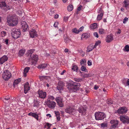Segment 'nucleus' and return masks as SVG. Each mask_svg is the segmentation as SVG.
<instances>
[{
    "label": "nucleus",
    "mask_w": 129,
    "mask_h": 129,
    "mask_svg": "<svg viewBox=\"0 0 129 129\" xmlns=\"http://www.w3.org/2000/svg\"><path fill=\"white\" fill-rule=\"evenodd\" d=\"M30 87L29 86V83L28 82L25 84L24 85V92L25 94H26L28 91L30 90Z\"/></svg>",
    "instance_id": "13"
},
{
    "label": "nucleus",
    "mask_w": 129,
    "mask_h": 129,
    "mask_svg": "<svg viewBox=\"0 0 129 129\" xmlns=\"http://www.w3.org/2000/svg\"><path fill=\"white\" fill-rule=\"evenodd\" d=\"M13 1L14 3H15L16 4L19 5L21 4L22 2V0H11Z\"/></svg>",
    "instance_id": "26"
},
{
    "label": "nucleus",
    "mask_w": 129,
    "mask_h": 129,
    "mask_svg": "<svg viewBox=\"0 0 129 129\" xmlns=\"http://www.w3.org/2000/svg\"><path fill=\"white\" fill-rule=\"evenodd\" d=\"M29 56L30 58L28 59V61H29L32 60V61L34 60L35 62L34 63H36L38 59V55H34L32 56L31 55H30Z\"/></svg>",
    "instance_id": "14"
},
{
    "label": "nucleus",
    "mask_w": 129,
    "mask_h": 129,
    "mask_svg": "<svg viewBox=\"0 0 129 129\" xmlns=\"http://www.w3.org/2000/svg\"><path fill=\"white\" fill-rule=\"evenodd\" d=\"M97 26V24L96 23H94L91 25L90 28L92 29H94L96 28Z\"/></svg>",
    "instance_id": "34"
},
{
    "label": "nucleus",
    "mask_w": 129,
    "mask_h": 129,
    "mask_svg": "<svg viewBox=\"0 0 129 129\" xmlns=\"http://www.w3.org/2000/svg\"><path fill=\"white\" fill-rule=\"evenodd\" d=\"M94 35L95 37L98 38L99 37L98 35V33L96 32H95L94 33Z\"/></svg>",
    "instance_id": "54"
},
{
    "label": "nucleus",
    "mask_w": 129,
    "mask_h": 129,
    "mask_svg": "<svg viewBox=\"0 0 129 129\" xmlns=\"http://www.w3.org/2000/svg\"><path fill=\"white\" fill-rule=\"evenodd\" d=\"M57 104L59 106L61 107H63L64 106L63 104L62 103V102H59L57 103Z\"/></svg>",
    "instance_id": "47"
},
{
    "label": "nucleus",
    "mask_w": 129,
    "mask_h": 129,
    "mask_svg": "<svg viewBox=\"0 0 129 129\" xmlns=\"http://www.w3.org/2000/svg\"><path fill=\"white\" fill-rule=\"evenodd\" d=\"M126 85L127 86L129 85V79H128L127 80Z\"/></svg>",
    "instance_id": "64"
},
{
    "label": "nucleus",
    "mask_w": 129,
    "mask_h": 129,
    "mask_svg": "<svg viewBox=\"0 0 129 129\" xmlns=\"http://www.w3.org/2000/svg\"><path fill=\"white\" fill-rule=\"evenodd\" d=\"M56 116L57 118V119L58 121L60 120V116L59 115L57 116Z\"/></svg>",
    "instance_id": "63"
},
{
    "label": "nucleus",
    "mask_w": 129,
    "mask_h": 129,
    "mask_svg": "<svg viewBox=\"0 0 129 129\" xmlns=\"http://www.w3.org/2000/svg\"><path fill=\"white\" fill-rule=\"evenodd\" d=\"M84 77L85 78L89 77H90L89 75L88 74H85L84 76Z\"/></svg>",
    "instance_id": "56"
},
{
    "label": "nucleus",
    "mask_w": 129,
    "mask_h": 129,
    "mask_svg": "<svg viewBox=\"0 0 129 129\" xmlns=\"http://www.w3.org/2000/svg\"><path fill=\"white\" fill-rule=\"evenodd\" d=\"M113 40V38L112 35H108L106 37V41L107 43L111 42Z\"/></svg>",
    "instance_id": "18"
},
{
    "label": "nucleus",
    "mask_w": 129,
    "mask_h": 129,
    "mask_svg": "<svg viewBox=\"0 0 129 129\" xmlns=\"http://www.w3.org/2000/svg\"><path fill=\"white\" fill-rule=\"evenodd\" d=\"M28 115L29 116H31L34 117L37 120H38L39 117L38 115L36 113L30 112L28 113Z\"/></svg>",
    "instance_id": "21"
},
{
    "label": "nucleus",
    "mask_w": 129,
    "mask_h": 129,
    "mask_svg": "<svg viewBox=\"0 0 129 129\" xmlns=\"http://www.w3.org/2000/svg\"><path fill=\"white\" fill-rule=\"evenodd\" d=\"M80 86L79 83H76L71 81L68 83L67 87L68 89L70 90L69 91L70 92H75L79 90Z\"/></svg>",
    "instance_id": "1"
},
{
    "label": "nucleus",
    "mask_w": 129,
    "mask_h": 129,
    "mask_svg": "<svg viewBox=\"0 0 129 129\" xmlns=\"http://www.w3.org/2000/svg\"><path fill=\"white\" fill-rule=\"evenodd\" d=\"M35 50L34 49H31L30 50H29L28 51V53L29 54H30V55H31V54L33 53V52L35 51Z\"/></svg>",
    "instance_id": "39"
},
{
    "label": "nucleus",
    "mask_w": 129,
    "mask_h": 129,
    "mask_svg": "<svg viewBox=\"0 0 129 129\" xmlns=\"http://www.w3.org/2000/svg\"><path fill=\"white\" fill-rule=\"evenodd\" d=\"M6 33V32L5 31H2L1 32V36L2 37H4Z\"/></svg>",
    "instance_id": "49"
},
{
    "label": "nucleus",
    "mask_w": 129,
    "mask_h": 129,
    "mask_svg": "<svg viewBox=\"0 0 129 129\" xmlns=\"http://www.w3.org/2000/svg\"><path fill=\"white\" fill-rule=\"evenodd\" d=\"M121 121L123 123H129V118L127 116H123L120 117Z\"/></svg>",
    "instance_id": "9"
},
{
    "label": "nucleus",
    "mask_w": 129,
    "mask_h": 129,
    "mask_svg": "<svg viewBox=\"0 0 129 129\" xmlns=\"http://www.w3.org/2000/svg\"><path fill=\"white\" fill-rule=\"evenodd\" d=\"M81 70L82 71L84 72H86L87 70L86 67L83 66H82L81 68Z\"/></svg>",
    "instance_id": "41"
},
{
    "label": "nucleus",
    "mask_w": 129,
    "mask_h": 129,
    "mask_svg": "<svg viewBox=\"0 0 129 129\" xmlns=\"http://www.w3.org/2000/svg\"><path fill=\"white\" fill-rule=\"evenodd\" d=\"M103 13H102L98 15L97 17V20H101L103 15Z\"/></svg>",
    "instance_id": "28"
},
{
    "label": "nucleus",
    "mask_w": 129,
    "mask_h": 129,
    "mask_svg": "<svg viewBox=\"0 0 129 129\" xmlns=\"http://www.w3.org/2000/svg\"><path fill=\"white\" fill-rule=\"evenodd\" d=\"M64 86V83L62 81H59L58 82V85L57 87V89L59 90H62L63 89V87Z\"/></svg>",
    "instance_id": "10"
},
{
    "label": "nucleus",
    "mask_w": 129,
    "mask_h": 129,
    "mask_svg": "<svg viewBox=\"0 0 129 129\" xmlns=\"http://www.w3.org/2000/svg\"><path fill=\"white\" fill-rule=\"evenodd\" d=\"M127 111V108L124 107H120L118 109L117 111V112L118 113L122 114L125 113Z\"/></svg>",
    "instance_id": "12"
},
{
    "label": "nucleus",
    "mask_w": 129,
    "mask_h": 129,
    "mask_svg": "<svg viewBox=\"0 0 129 129\" xmlns=\"http://www.w3.org/2000/svg\"><path fill=\"white\" fill-rule=\"evenodd\" d=\"M8 59V57L5 55L3 56L0 59V64H3Z\"/></svg>",
    "instance_id": "16"
},
{
    "label": "nucleus",
    "mask_w": 129,
    "mask_h": 129,
    "mask_svg": "<svg viewBox=\"0 0 129 129\" xmlns=\"http://www.w3.org/2000/svg\"><path fill=\"white\" fill-rule=\"evenodd\" d=\"M21 32L19 29H15L13 32L11 33L12 37L15 39H16L20 37Z\"/></svg>",
    "instance_id": "5"
},
{
    "label": "nucleus",
    "mask_w": 129,
    "mask_h": 129,
    "mask_svg": "<svg viewBox=\"0 0 129 129\" xmlns=\"http://www.w3.org/2000/svg\"><path fill=\"white\" fill-rule=\"evenodd\" d=\"M38 93L39 94V97L43 99L45 98L46 96V93L45 92L43 91L42 90H39L38 91Z\"/></svg>",
    "instance_id": "8"
},
{
    "label": "nucleus",
    "mask_w": 129,
    "mask_h": 129,
    "mask_svg": "<svg viewBox=\"0 0 129 129\" xmlns=\"http://www.w3.org/2000/svg\"><path fill=\"white\" fill-rule=\"evenodd\" d=\"M123 50L127 52L129 51V46L128 45H126L125 46Z\"/></svg>",
    "instance_id": "36"
},
{
    "label": "nucleus",
    "mask_w": 129,
    "mask_h": 129,
    "mask_svg": "<svg viewBox=\"0 0 129 129\" xmlns=\"http://www.w3.org/2000/svg\"><path fill=\"white\" fill-rule=\"evenodd\" d=\"M58 23L57 22H56L54 24V26L55 27H57V25H58Z\"/></svg>",
    "instance_id": "53"
},
{
    "label": "nucleus",
    "mask_w": 129,
    "mask_h": 129,
    "mask_svg": "<svg viewBox=\"0 0 129 129\" xmlns=\"http://www.w3.org/2000/svg\"><path fill=\"white\" fill-rule=\"evenodd\" d=\"M64 39V42L66 43H68L69 42L70 40V39L67 37L65 38Z\"/></svg>",
    "instance_id": "44"
},
{
    "label": "nucleus",
    "mask_w": 129,
    "mask_h": 129,
    "mask_svg": "<svg viewBox=\"0 0 129 129\" xmlns=\"http://www.w3.org/2000/svg\"><path fill=\"white\" fill-rule=\"evenodd\" d=\"M101 43V41L100 40H98L95 43V45L94 46V48H95L96 47V46L98 45L99 44H100Z\"/></svg>",
    "instance_id": "42"
},
{
    "label": "nucleus",
    "mask_w": 129,
    "mask_h": 129,
    "mask_svg": "<svg viewBox=\"0 0 129 129\" xmlns=\"http://www.w3.org/2000/svg\"><path fill=\"white\" fill-rule=\"evenodd\" d=\"M46 104L49 108L51 109H54L56 105L55 102L51 101L49 99H47Z\"/></svg>",
    "instance_id": "7"
},
{
    "label": "nucleus",
    "mask_w": 129,
    "mask_h": 129,
    "mask_svg": "<svg viewBox=\"0 0 129 129\" xmlns=\"http://www.w3.org/2000/svg\"><path fill=\"white\" fill-rule=\"evenodd\" d=\"M54 112L56 115V116L59 115V113L58 112L55 111Z\"/></svg>",
    "instance_id": "57"
},
{
    "label": "nucleus",
    "mask_w": 129,
    "mask_h": 129,
    "mask_svg": "<svg viewBox=\"0 0 129 129\" xmlns=\"http://www.w3.org/2000/svg\"><path fill=\"white\" fill-rule=\"evenodd\" d=\"M128 18L126 17H125L123 19V23L124 24L127 21H128Z\"/></svg>",
    "instance_id": "48"
},
{
    "label": "nucleus",
    "mask_w": 129,
    "mask_h": 129,
    "mask_svg": "<svg viewBox=\"0 0 129 129\" xmlns=\"http://www.w3.org/2000/svg\"><path fill=\"white\" fill-rule=\"evenodd\" d=\"M18 12L19 15H21L22 13V12L20 10H19Z\"/></svg>",
    "instance_id": "61"
},
{
    "label": "nucleus",
    "mask_w": 129,
    "mask_h": 129,
    "mask_svg": "<svg viewBox=\"0 0 129 129\" xmlns=\"http://www.w3.org/2000/svg\"><path fill=\"white\" fill-rule=\"evenodd\" d=\"M124 6L126 9H127V6L129 5V0H125L123 2Z\"/></svg>",
    "instance_id": "25"
},
{
    "label": "nucleus",
    "mask_w": 129,
    "mask_h": 129,
    "mask_svg": "<svg viewBox=\"0 0 129 129\" xmlns=\"http://www.w3.org/2000/svg\"><path fill=\"white\" fill-rule=\"evenodd\" d=\"M8 41L9 40L8 39H6L5 41V42L6 43V44L7 45L8 44Z\"/></svg>",
    "instance_id": "62"
},
{
    "label": "nucleus",
    "mask_w": 129,
    "mask_h": 129,
    "mask_svg": "<svg viewBox=\"0 0 129 129\" xmlns=\"http://www.w3.org/2000/svg\"><path fill=\"white\" fill-rule=\"evenodd\" d=\"M82 7L81 5H80L78 8V10L80 11L81 10V8Z\"/></svg>",
    "instance_id": "59"
},
{
    "label": "nucleus",
    "mask_w": 129,
    "mask_h": 129,
    "mask_svg": "<svg viewBox=\"0 0 129 129\" xmlns=\"http://www.w3.org/2000/svg\"><path fill=\"white\" fill-rule=\"evenodd\" d=\"M101 127L104 128L105 127H106L107 126V124L106 123H101Z\"/></svg>",
    "instance_id": "40"
},
{
    "label": "nucleus",
    "mask_w": 129,
    "mask_h": 129,
    "mask_svg": "<svg viewBox=\"0 0 129 129\" xmlns=\"http://www.w3.org/2000/svg\"><path fill=\"white\" fill-rule=\"evenodd\" d=\"M21 24L23 31H25L28 28V26L27 23L25 21H23L21 22Z\"/></svg>",
    "instance_id": "15"
},
{
    "label": "nucleus",
    "mask_w": 129,
    "mask_h": 129,
    "mask_svg": "<svg viewBox=\"0 0 129 129\" xmlns=\"http://www.w3.org/2000/svg\"><path fill=\"white\" fill-rule=\"evenodd\" d=\"M89 37L88 35L86 33L83 34L82 35V37L83 38H87Z\"/></svg>",
    "instance_id": "35"
},
{
    "label": "nucleus",
    "mask_w": 129,
    "mask_h": 129,
    "mask_svg": "<svg viewBox=\"0 0 129 129\" xmlns=\"http://www.w3.org/2000/svg\"><path fill=\"white\" fill-rule=\"evenodd\" d=\"M30 68L29 67L25 68L24 70V76L25 77L26 76V73H27L30 69Z\"/></svg>",
    "instance_id": "22"
},
{
    "label": "nucleus",
    "mask_w": 129,
    "mask_h": 129,
    "mask_svg": "<svg viewBox=\"0 0 129 129\" xmlns=\"http://www.w3.org/2000/svg\"><path fill=\"white\" fill-rule=\"evenodd\" d=\"M7 22L10 26H15L18 23V18L16 16H8L7 18Z\"/></svg>",
    "instance_id": "2"
},
{
    "label": "nucleus",
    "mask_w": 129,
    "mask_h": 129,
    "mask_svg": "<svg viewBox=\"0 0 129 129\" xmlns=\"http://www.w3.org/2000/svg\"><path fill=\"white\" fill-rule=\"evenodd\" d=\"M74 110L75 109L74 108L70 107L66 109L65 112L67 113L71 114L73 112Z\"/></svg>",
    "instance_id": "20"
},
{
    "label": "nucleus",
    "mask_w": 129,
    "mask_h": 129,
    "mask_svg": "<svg viewBox=\"0 0 129 129\" xmlns=\"http://www.w3.org/2000/svg\"><path fill=\"white\" fill-rule=\"evenodd\" d=\"M0 7L5 11L10 9V7L6 4L5 1L0 2Z\"/></svg>",
    "instance_id": "6"
},
{
    "label": "nucleus",
    "mask_w": 129,
    "mask_h": 129,
    "mask_svg": "<svg viewBox=\"0 0 129 129\" xmlns=\"http://www.w3.org/2000/svg\"><path fill=\"white\" fill-rule=\"evenodd\" d=\"M107 103L109 105H110L111 104H113V101L111 100H108L107 101Z\"/></svg>",
    "instance_id": "38"
},
{
    "label": "nucleus",
    "mask_w": 129,
    "mask_h": 129,
    "mask_svg": "<svg viewBox=\"0 0 129 129\" xmlns=\"http://www.w3.org/2000/svg\"><path fill=\"white\" fill-rule=\"evenodd\" d=\"M12 75L11 73L8 70H5L3 74L2 77L5 81H8L11 76Z\"/></svg>",
    "instance_id": "4"
},
{
    "label": "nucleus",
    "mask_w": 129,
    "mask_h": 129,
    "mask_svg": "<svg viewBox=\"0 0 129 129\" xmlns=\"http://www.w3.org/2000/svg\"><path fill=\"white\" fill-rule=\"evenodd\" d=\"M37 32L36 31L33 29H32V30L30 31L29 32V34L31 37L33 38L35 36L37 37Z\"/></svg>",
    "instance_id": "19"
},
{
    "label": "nucleus",
    "mask_w": 129,
    "mask_h": 129,
    "mask_svg": "<svg viewBox=\"0 0 129 129\" xmlns=\"http://www.w3.org/2000/svg\"><path fill=\"white\" fill-rule=\"evenodd\" d=\"M110 123L111 124H113L111 125L112 128H115L116 127H117V126L118 123V121L116 120H111Z\"/></svg>",
    "instance_id": "11"
},
{
    "label": "nucleus",
    "mask_w": 129,
    "mask_h": 129,
    "mask_svg": "<svg viewBox=\"0 0 129 129\" xmlns=\"http://www.w3.org/2000/svg\"><path fill=\"white\" fill-rule=\"evenodd\" d=\"M95 119L96 120H102L106 117V115L103 112H96L95 114Z\"/></svg>",
    "instance_id": "3"
},
{
    "label": "nucleus",
    "mask_w": 129,
    "mask_h": 129,
    "mask_svg": "<svg viewBox=\"0 0 129 129\" xmlns=\"http://www.w3.org/2000/svg\"><path fill=\"white\" fill-rule=\"evenodd\" d=\"M80 53H81L82 56L83 57L85 55V53L83 52L82 50L80 51Z\"/></svg>",
    "instance_id": "58"
},
{
    "label": "nucleus",
    "mask_w": 129,
    "mask_h": 129,
    "mask_svg": "<svg viewBox=\"0 0 129 129\" xmlns=\"http://www.w3.org/2000/svg\"><path fill=\"white\" fill-rule=\"evenodd\" d=\"M69 17H64V20L65 21H67L68 20Z\"/></svg>",
    "instance_id": "51"
},
{
    "label": "nucleus",
    "mask_w": 129,
    "mask_h": 129,
    "mask_svg": "<svg viewBox=\"0 0 129 129\" xmlns=\"http://www.w3.org/2000/svg\"><path fill=\"white\" fill-rule=\"evenodd\" d=\"M104 33V30L102 28L100 29H99V33L101 34H102Z\"/></svg>",
    "instance_id": "43"
},
{
    "label": "nucleus",
    "mask_w": 129,
    "mask_h": 129,
    "mask_svg": "<svg viewBox=\"0 0 129 129\" xmlns=\"http://www.w3.org/2000/svg\"><path fill=\"white\" fill-rule=\"evenodd\" d=\"M98 12L99 13H100V14L102 13H103V12L102 11V9L101 8H100L99 9V10L98 11Z\"/></svg>",
    "instance_id": "60"
},
{
    "label": "nucleus",
    "mask_w": 129,
    "mask_h": 129,
    "mask_svg": "<svg viewBox=\"0 0 129 129\" xmlns=\"http://www.w3.org/2000/svg\"><path fill=\"white\" fill-rule=\"evenodd\" d=\"M47 67V65L45 64H43L39 65L38 66V68L40 69H44L45 68Z\"/></svg>",
    "instance_id": "27"
},
{
    "label": "nucleus",
    "mask_w": 129,
    "mask_h": 129,
    "mask_svg": "<svg viewBox=\"0 0 129 129\" xmlns=\"http://www.w3.org/2000/svg\"><path fill=\"white\" fill-rule=\"evenodd\" d=\"M72 69L73 71L77 72L78 67L76 65H75L72 66Z\"/></svg>",
    "instance_id": "29"
},
{
    "label": "nucleus",
    "mask_w": 129,
    "mask_h": 129,
    "mask_svg": "<svg viewBox=\"0 0 129 129\" xmlns=\"http://www.w3.org/2000/svg\"><path fill=\"white\" fill-rule=\"evenodd\" d=\"M87 64L88 66H90L92 65V63L91 60H89L87 62Z\"/></svg>",
    "instance_id": "50"
},
{
    "label": "nucleus",
    "mask_w": 129,
    "mask_h": 129,
    "mask_svg": "<svg viewBox=\"0 0 129 129\" xmlns=\"http://www.w3.org/2000/svg\"><path fill=\"white\" fill-rule=\"evenodd\" d=\"M78 111L80 113H81L82 114L85 115L86 110L83 107H81L78 108Z\"/></svg>",
    "instance_id": "17"
},
{
    "label": "nucleus",
    "mask_w": 129,
    "mask_h": 129,
    "mask_svg": "<svg viewBox=\"0 0 129 129\" xmlns=\"http://www.w3.org/2000/svg\"><path fill=\"white\" fill-rule=\"evenodd\" d=\"M86 63V61L85 60H84L83 59L81 60L80 62V63L81 65L82 64H85Z\"/></svg>",
    "instance_id": "45"
},
{
    "label": "nucleus",
    "mask_w": 129,
    "mask_h": 129,
    "mask_svg": "<svg viewBox=\"0 0 129 129\" xmlns=\"http://www.w3.org/2000/svg\"><path fill=\"white\" fill-rule=\"evenodd\" d=\"M48 77L47 76H39V78L40 80L42 81L44 79H47Z\"/></svg>",
    "instance_id": "33"
},
{
    "label": "nucleus",
    "mask_w": 129,
    "mask_h": 129,
    "mask_svg": "<svg viewBox=\"0 0 129 129\" xmlns=\"http://www.w3.org/2000/svg\"><path fill=\"white\" fill-rule=\"evenodd\" d=\"M25 52V51L24 49H22L19 51V54L20 56H22L23 55Z\"/></svg>",
    "instance_id": "30"
},
{
    "label": "nucleus",
    "mask_w": 129,
    "mask_h": 129,
    "mask_svg": "<svg viewBox=\"0 0 129 129\" xmlns=\"http://www.w3.org/2000/svg\"><path fill=\"white\" fill-rule=\"evenodd\" d=\"M94 48V47L92 45H90L87 47V51L90 52Z\"/></svg>",
    "instance_id": "24"
},
{
    "label": "nucleus",
    "mask_w": 129,
    "mask_h": 129,
    "mask_svg": "<svg viewBox=\"0 0 129 129\" xmlns=\"http://www.w3.org/2000/svg\"><path fill=\"white\" fill-rule=\"evenodd\" d=\"M72 31L73 33L76 34H78L79 33L78 30H77L76 28H74L72 30Z\"/></svg>",
    "instance_id": "37"
},
{
    "label": "nucleus",
    "mask_w": 129,
    "mask_h": 129,
    "mask_svg": "<svg viewBox=\"0 0 129 129\" xmlns=\"http://www.w3.org/2000/svg\"><path fill=\"white\" fill-rule=\"evenodd\" d=\"M54 11H51L49 12V14L50 15L52 16L53 15H54Z\"/></svg>",
    "instance_id": "55"
},
{
    "label": "nucleus",
    "mask_w": 129,
    "mask_h": 129,
    "mask_svg": "<svg viewBox=\"0 0 129 129\" xmlns=\"http://www.w3.org/2000/svg\"><path fill=\"white\" fill-rule=\"evenodd\" d=\"M84 27L82 26L80 27L79 30H78V31H79V32H80V31H82L83 30V29Z\"/></svg>",
    "instance_id": "52"
},
{
    "label": "nucleus",
    "mask_w": 129,
    "mask_h": 129,
    "mask_svg": "<svg viewBox=\"0 0 129 129\" xmlns=\"http://www.w3.org/2000/svg\"><path fill=\"white\" fill-rule=\"evenodd\" d=\"M21 81V78H19L15 80L14 81L13 85L14 87H15V86L16 85L18 84V83L20 82Z\"/></svg>",
    "instance_id": "23"
},
{
    "label": "nucleus",
    "mask_w": 129,
    "mask_h": 129,
    "mask_svg": "<svg viewBox=\"0 0 129 129\" xmlns=\"http://www.w3.org/2000/svg\"><path fill=\"white\" fill-rule=\"evenodd\" d=\"M55 100L57 103L62 102V100L61 98L59 97H56L55 99Z\"/></svg>",
    "instance_id": "32"
},
{
    "label": "nucleus",
    "mask_w": 129,
    "mask_h": 129,
    "mask_svg": "<svg viewBox=\"0 0 129 129\" xmlns=\"http://www.w3.org/2000/svg\"><path fill=\"white\" fill-rule=\"evenodd\" d=\"M73 6L71 5H69L67 7L68 10L69 12L73 10Z\"/></svg>",
    "instance_id": "31"
},
{
    "label": "nucleus",
    "mask_w": 129,
    "mask_h": 129,
    "mask_svg": "<svg viewBox=\"0 0 129 129\" xmlns=\"http://www.w3.org/2000/svg\"><path fill=\"white\" fill-rule=\"evenodd\" d=\"M74 81L76 82H79L82 80V79L80 78H74Z\"/></svg>",
    "instance_id": "46"
}]
</instances>
